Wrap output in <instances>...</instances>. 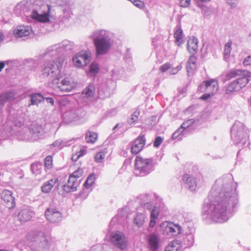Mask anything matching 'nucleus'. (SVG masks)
Listing matches in <instances>:
<instances>
[{"label":"nucleus","instance_id":"f257e3e1","mask_svg":"<svg viewBox=\"0 0 251 251\" xmlns=\"http://www.w3.org/2000/svg\"><path fill=\"white\" fill-rule=\"evenodd\" d=\"M64 61L65 59L58 58L57 62H55V60H45L42 61L40 65L41 75L50 81L51 86L54 90H59L61 92H70L74 86L68 78H66L59 82Z\"/></svg>","mask_w":251,"mask_h":251},{"label":"nucleus","instance_id":"f03ea898","mask_svg":"<svg viewBox=\"0 0 251 251\" xmlns=\"http://www.w3.org/2000/svg\"><path fill=\"white\" fill-rule=\"evenodd\" d=\"M30 4L25 1H21L15 8L16 13L19 15L29 16L36 22L47 23L50 21L49 13L50 7L48 5L43 4L38 9L33 8L31 14L28 15Z\"/></svg>","mask_w":251,"mask_h":251},{"label":"nucleus","instance_id":"7ed1b4c3","mask_svg":"<svg viewBox=\"0 0 251 251\" xmlns=\"http://www.w3.org/2000/svg\"><path fill=\"white\" fill-rule=\"evenodd\" d=\"M96 48V55L106 54L110 49L113 34L109 30L98 29L92 32L90 36Z\"/></svg>","mask_w":251,"mask_h":251},{"label":"nucleus","instance_id":"20e7f679","mask_svg":"<svg viewBox=\"0 0 251 251\" xmlns=\"http://www.w3.org/2000/svg\"><path fill=\"white\" fill-rule=\"evenodd\" d=\"M74 47V44L73 42L65 40L59 44H54L49 47L42 54L41 56L46 58L45 60H55V62H57L58 58L64 59L62 53L64 51L73 50Z\"/></svg>","mask_w":251,"mask_h":251},{"label":"nucleus","instance_id":"39448f33","mask_svg":"<svg viewBox=\"0 0 251 251\" xmlns=\"http://www.w3.org/2000/svg\"><path fill=\"white\" fill-rule=\"evenodd\" d=\"M134 169L138 172L141 176H145L154 170L153 159L146 158L141 155H137L134 161Z\"/></svg>","mask_w":251,"mask_h":251},{"label":"nucleus","instance_id":"423d86ee","mask_svg":"<svg viewBox=\"0 0 251 251\" xmlns=\"http://www.w3.org/2000/svg\"><path fill=\"white\" fill-rule=\"evenodd\" d=\"M226 76L229 79L236 78L235 80L242 88L249 82V78L251 77V72L246 70H236L228 73Z\"/></svg>","mask_w":251,"mask_h":251},{"label":"nucleus","instance_id":"0eeeda50","mask_svg":"<svg viewBox=\"0 0 251 251\" xmlns=\"http://www.w3.org/2000/svg\"><path fill=\"white\" fill-rule=\"evenodd\" d=\"M218 89V80L212 78L201 82L198 88V92L203 94H216Z\"/></svg>","mask_w":251,"mask_h":251},{"label":"nucleus","instance_id":"6e6552de","mask_svg":"<svg viewBox=\"0 0 251 251\" xmlns=\"http://www.w3.org/2000/svg\"><path fill=\"white\" fill-rule=\"evenodd\" d=\"M92 60V53L89 50H81L73 58L75 65L78 68L86 66Z\"/></svg>","mask_w":251,"mask_h":251},{"label":"nucleus","instance_id":"1a4fd4ad","mask_svg":"<svg viewBox=\"0 0 251 251\" xmlns=\"http://www.w3.org/2000/svg\"><path fill=\"white\" fill-rule=\"evenodd\" d=\"M110 240L115 246L121 250H124L127 246V239L125 234L120 231L112 232Z\"/></svg>","mask_w":251,"mask_h":251},{"label":"nucleus","instance_id":"9d476101","mask_svg":"<svg viewBox=\"0 0 251 251\" xmlns=\"http://www.w3.org/2000/svg\"><path fill=\"white\" fill-rule=\"evenodd\" d=\"M146 143L144 134H140L133 142L130 146V152L132 154H137L143 149Z\"/></svg>","mask_w":251,"mask_h":251},{"label":"nucleus","instance_id":"9b49d317","mask_svg":"<svg viewBox=\"0 0 251 251\" xmlns=\"http://www.w3.org/2000/svg\"><path fill=\"white\" fill-rule=\"evenodd\" d=\"M45 216L46 219L52 223L60 222L62 218V213L57 208L52 206L46 209Z\"/></svg>","mask_w":251,"mask_h":251},{"label":"nucleus","instance_id":"f8f14e48","mask_svg":"<svg viewBox=\"0 0 251 251\" xmlns=\"http://www.w3.org/2000/svg\"><path fill=\"white\" fill-rule=\"evenodd\" d=\"M14 34L16 38H19L25 37L34 33L30 26L21 25L14 29Z\"/></svg>","mask_w":251,"mask_h":251},{"label":"nucleus","instance_id":"ddd939ff","mask_svg":"<svg viewBox=\"0 0 251 251\" xmlns=\"http://www.w3.org/2000/svg\"><path fill=\"white\" fill-rule=\"evenodd\" d=\"M1 198L5 202L6 206L8 208H12L15 207V200L12 196V193L9 190H4L1 194Z\"/></svg>","mask_w":251,"mask_h":251},{"label":"nucleus","instance_id":"4468645a","mask_svg":"<svg viewBox=\"0 0 251 251\" xmlns=\"http://www.w3.org/2000/svg\"><path fill=\"white\" fill-rule=\"evenodd\" d=\"M147 241L148 244L151 251H154L158 248L160 239L158 235L154 233L150 234Z\"/></svg>","mask_w":251,"mask_h":251},{"label":"nucleus","instance_id":"2eb2a0df","mask_svg":"<svg viewBox=\"0 0 251 251\" xmlns=\"http://www.w3.org/2000/svg\"><path fill=\"white\" fill-rule=\"evenodd\" d=\"M58 177H54L45 182L42 186V191L44 193H50L55 184L58 182Z\"/></svg>","mask_w":251,"mask_h":251},{"label":"nucleus","instance_id":"dca6fc26","mask_svg":"<svg viewBox=\"0 0 251 251\" xmlns=\"http://www.w3.org/2000/svg\"><path fill=\"white\" fill-rule=\"evenodd\" d=\"M187 50L192 54H195L198 49V41L197 38L192 36L187 42Z\"/></svg>","mask_w":251,"mask_h":251},{"label":"nucleus","instance_id":"f3484780","mask_svg":"<svg viewBox=\"0 0 251 251\" xmlns=\"http://www.w3.org/2000/svg\"><path fill=\"white\" fill-rule=\"evenodd\" d=\"M5 94H41L39 92H36L33 89L25 91V88L12 89L8 90Z\"/></svg>","mask_w":251,"mask_h":251},{"label":"nucleus","instance_id":"a211bd4d","mask_svg":"<svg viewBox=\"0 0 251 251\" xmlns=\"http://www.w3.org/2000/svg\"><path fill=\"white\" fill-rule=\"evenodd\" d=\"M183 31L180 25H177L175 29L174 37L175 43L177 46H179L183 41Z\"/></svg>","mask_w":251,"mask_h":251},{"label":"nucleus","instance_id":"6ab92c4d","mask_svg":"<svg viewBox=\"0 0 251 251\" xmlns=\"http://www.w3.org/2000/svg\"><path fill=\"white\" fill-rule=\"evenodd\" d=\"M30 239L32 241L38 242H45L48 243L46 236L42 232H34L32 233L29 236Z\"/></svg>","mask_w":251,"mask_h":251},{"label":"nucleus","instance_id":"aec40b11","mask_svg":"<svg viewBox=\"0 0 251 251\" xmlns=\"http://www.w3.org/2000/svg\"><path fill=\"white\" fill-rule=\"evenodd\" d=\"M32 216V212L27 209L21 210L18 215L19 220L22 222H25L29 221Z\"/></svg>","mask_w":251,"mask_h":251},{"label":"nucleus","instance_id":"412c9836","mask_svg":"<svg viewBox=\"0 0 251 251\" xmlns=\"http://www.w3.org/2000/svg\"><path fill=\"white\" fill-rule=\"evenodd\" d=\"M77 179L71 175H70L67 183L68 187L69 188V191L74 192L76 190L78 186Z\"/></svg>","mask_w":251,"mask_h":251},{"label":"nucleus","instance_id":"4be33fe9","mask_svg":"<svg viewBox=\"0 0 251 251\" xmlns=\"http://www.w3.org/2000/svg\"><path fill=\"white\" fill-rule=\"evenodd\" d=\"M85 138L87 143L94 144L97 141L98 136L97 133L89 131L86 133Z\"/></svg>","mask_w":251,"mask_h":251},{"label":"nucleus","instance_id":"5701e85b","mask_svg":"<svg viewBox=\"0 0 251 251\" xmlns=\"http://www.w3.org/2000/svg\"><path fill=\"white\" fill-rule=\"evenodd\" d=\"M159 213V209L158 207H154L151 210V220L150 222V227H152L154 226Z\"/></svg>","mask_w":251,"mask_h":251},{"label":"nucleus","instance_id":"b1692460","mask_svg":"<svg viewBox=\"0 0 251 251\" xmlns=\"http://www.w3.org/2000/svg\"><path fill=\"white\" fill-rule=\"evenodd\" d=\"M107 153V150L106 149L101 150L96 153L94 156L95 161L97 163L102 162L104 160Z\"/></svg>","mask_w":251,"mask_h":251},{"label":"nucleus","instance_id":"393cba45","mask_svg":"<svg viewBox=\"0 0 251 251\" xmlns=\"http://www.w3.org/2000/svg\"><path fill=\"white\" fill-rule=\"evenodd\" d=\"M100 71L99 64L93 62L89 66V74L90 76H95Z\"/></svg>","mask_w":251,"mask_h":251},{"label":"nucleus","instance_id":"a878e982","mask_svg":"<svg viewBox=\"0 0 251 251\" xmlns=\"http://www.w3.org/2000/svg\"><path fill=\"white\" fill-rule=\"evenodd\" d=\"M231 45L232 42L230 40L228 41V42L225 45L223 54L224 56V59L226 61L230 57L231 51Z\"/></svg>","mask_w":251,"mask_h":251},{"label":"nucleus","instance_id":"bb28decb","mask_svg":"<svg viewBox=\"0 0 251 251\" xmlns=\"http://www.w3.org/2000/svg\"><path fill=\"white\" fill-rule=\"evenodd\" d=\"M183 181L189 185V187H193L196 185V181L195 178L188 174H185L182 178Z\"/></svg>","mask_w":251,"mask_h":251},{"label":"nucleus","instance_id":"cd10ccee","mask_svg":"<svg viewBox=\"0 0 251 251\" xmlns=\"http://www.w3.org/2000/svg\"><path fill=\"white\" fill-rule=\"evenodd\" d=\"M183 181L189 185V187H193L196 185V181L195 178L188 174H185L182 178Z\"/></svg>","mask_w":251,"mask_h":251},{"label":"nucleus","instance_id":"c85d7f7f","mask_svg":"<svg viewBox=\"0 0 251 251\" xmlns=\"http://www.w3.org/2000/svg\"><path fill=\"white\" fill-rule=\"evenodd\" d=\"M177 227L172 224H168L165 227V231L167 234L170 236H175L176 234V228Z\"/></svg>","mask_w":251,"mask_h":251},{"label":"nucleus","instance_id":"c756f323","mask_svg":"<svg viewBox=\"0 0 251 251\" xmlns=\"http://www.w3.org/2000/svg\"><path fill=\"white\" fill-rule=\"evenodd\" d=\"M53 166V157L51 155L47 156L44 160L45 170H49L52 168Z\"/></svg>","mask_w":251,"mask_h":251},{"label":"nucleus","instance_id":"7c9ffc66","mask_svg":"<svg viewBox=\"0 0 251 251\" xmlns=\"http://www.w3.org/2000/svg\"><path fill=\"white\" fill-rule=\"evenodd\" d=\"M180 245L176 241L170 242L166 247L165 251H178Z\"/></svg>","mask_w":251,"mask_h":251},{"label":"nucleus","instance_id":"2f4dec72","mask_svg":"<svg viewBox=\"0 0 251 251\" xmlns=\"http://www.w3.org/2000/svg\"><path fill=\"white\" fill-rule=\"evenodd\" d=\"M32 172L35 175L41 174L42 172V165L40 163H33L31 165Z\"/></svg>","mask_w":251,"mask_h":251},{"label":"nucleus","instance_id":"473e14b6","mask_svg":"<svg viewBox=\"0 0 251 251\" xmlns=\"http://www.w3.org/2000/svg\"><path fill=\"white\" fill-rule=\"evenodd\" d=\"M96 92V87L94 84L90 83L85 89L82 92L81 94H94Z\"/></svg>","mask_w":251,"mask_h":251},{"label":"nucleus","instance_id":"72a5a7b5","mask_svg":"<svg viewBox=\"0 0 251 251\" xmlns=\"http://www.w3.org/2000/svg\"><path fill=\"white\" fill-rule=\"evenodd\" d=\"M95 176L94 174H91L89 175L86 181L84 184V186L86 188H89L95 182Z\"/></svg>","mask_w":251,"mask_h":251},{"label":"nucleus","instance_id":"f704fd0d","mask_svg":"<svg viewBox=\"0 0 251 251\" xmlns=\"http://www.w3.org/2000/svg\"><path fill=\"white\" fill-rule=\"evenodd\" d=\"M145 222V217L142 214H138L134 218V223L138 226H142Z\"/></svg>","mask_w":251,"mask_h":251},{"label":"nucleus","instance_id":"c9c22d12","mask_svg":"<svg viewBox=\"0 0 251 251\" xmlns=\"http://www.w3.org/2000/svg\"><path fill=\"white\" fill-rule=\"evenodd\" d=\"M241 89V86L238 85L236 80L232 82L227 88V91L232 92H236Z\"/></svg>","mask_w":251,"mask_h":251},{"label":"nucleus","instance_id":"e433bc0d","mask_svg":"<svg viewBox=\"0 0 251 251\" xmlns=\"http://www.w3.org/2000/svg\"><path fill=\"white\" fill-rule=\"evenodd\" d=\"M124 71L122 69H115L112 71V77L114 79H117L121 77L123 74Z\"/></svg>","mask_w":251,"mask_h":251},{"label":"nucleus","instance_id":"4c0bfd02","mask_svg":"<svg viewBox=\"0 0 251 251\" xmlns=\"http://www.w3.org/2000/svg\"><path fill=\"white\" fill-rule=\"evenodd\" d=\"M140 114V111L137 109L134 113L131 115V118L129 120V124L131 125L136 122L138 120V117Z\"/></svg>","mask_w":251,"mask_h":251},{"label":"nucleus","instance_id":"58836bf2","mask_svg":"<svg viewBox=\"0 0 251 251\" xmlns=\"http://www.w3.org/2000/svg\"><path fill=\"white\" fill-rule=\"evenodd\" d=\"M86 153V150L83 148L80 149L79 152L74 154L72 157V159L74 161H76L79 157L84 155Z\"/></svg>","mask_w":251,"mask_h":251},{"label":"nucleus","instance_id":"ea45409f","mask_svg":"<svg viewBox=\"0 0 251 251\" xmlns=\"http://www.w3.org/2000/svg\"><path fill=\"white\" fill-rule=\"evenodd\" d=\"M83 174V169L82 167L79 166L77 167V169L71 174L73 176L78 178L82 176Z\"/></svg>","mask_w":251,"mask_h":251},{"label":"nucleus","instance_id":"a19ab883","mask_svg":"<svg viewBox=\"0 0 251 251\" xmlns=\"http://www.w3.org/2000/svg\"><path fill=\"white\" fill-rule=\"evenodd\" d=\"M43 99V95H31V101L32 104H37Z\"/></svg>","mask_w":251,"mask_h":251},{"label":"nucleus","instance_id":"79ce46f5","mask_svg":"<svg viewBox=\"0 0 251 251\" xmlns=\"http://www.w3.org/2000/svg\"><path fill=\"white\" fill-rule=\"evenodd\" d=\"M199 6L201 8V12L203 15L205 16H209L211 12L210 8L208 7L203 5V4H200Z\"/></svg>","mask_w":251,"mask_h":251},{"label":"nucleus","instance_id":"37998d69","mask_svg":"<svg viewBox=\"0 0 251 251\" xmlns=\"http://www.w3.org/2000/svg\"><path fill=\"white\" fill-rule=\"evenodd\" d=\"M135 6L140 8L143 9L145 7V4L143 1L141 0H129Z\"/></svg>","mask_w":251,"mask_h":251},{"label":"nucleus","instance_id":"c03bdc74","mask_svg":"<svg viewBox=\"0 0 251 251\" xmlns=\"http://www.w3.org/2000/svg\"><path fill=\"white\" fill-rule=\"evenodd\" d=\"M171 67L170 63H167L163 64L160 67V70L161 72L164 73L168 70Z\"/></svg>","mask_w":251,"mask_h":251},{"label":"nucleus","instance_id":"a18cd8bd","mask_svg":"<svg viewBox=\"0 0 251 251\" xmlns=\"http://www.w3.org/2000/svg\"><path fill=\"white\" fill-rule=\"evenodd\" d=\"M163 139L161 137L158 136L157 137L154 141L153 146L154 147H158L162 143Z\"/></svg>","mask_w":251,"mask_h":251},{"label":"nucleus","instance_id":"49530a36","mask_svg":"<svg viewBox=\"0 0 251 251\" xmlns=\"http://www.w3.org/2000/svg\"><path fill=\"white\" fill-rule=\"evenodd\" d=\"M191 3V0H180L179 1V5L183 7H188Z\"/></svg>","mask_w":251,"mask_h":251},{"label":"nucleus","instance_id":"de8ad7c7","mask_svg":"<svg viewBox=\"0 0 251 251\" xmlns=\"http://www.w3.org/2000/svg\"><path fill=\"white\" fill-rule=\"evenodd\" d=\"M182 67L180 65L177 66L176 68H173L169 71V74L170 75H175L176 74L178 71L181 69Z\"/></svg>","mask_w":251,"mask_h":251},{"label":"nucleus","instance_id":"09e8293b","mask_svg":"<svg viewBox=\"0 0 251 251\" xmlns=\"http://www.w3.org/2000/svg\"><path fill=\"white\" fill-rule=\"evenodd\" d=\"M226 1L232 8H234L237 6L238 0H226Z\"/></svg>","mask_w":251,"mask_h":251},{"label":"nucleus","instance_id":"8fccbe9b","mask_svg":"<svg viewBox=\"0 0 251 251\" xmlns=\"http://www.w3.org/2000/svg\"><path fill=\"white\" fill-rule=\"evenodd\" d=\"M244 66L251 65V56H248L243 61Z\"/></svg>","mask_w":251,"mask_h":251},{"label":"nucleus","instance_id":"3c124183","mask_svg":"<svg viewBox=\"0 0 251 251\" xmlns=\"http://www.w3.org/2000/svg\"><path fill=\"white\" fill-rule=\"evenodd\" d=\"M178 92L180 94L186 93L187 91V88L186 86H181L177 88Z\"/></svg>","mask_w":251,"mask_h":251},{"label":"nucleus","instance_id":"603ef678","mask_svg":"<svg viewBox=\"0 0 251 251\" xmlns=\"http://www.w3.org/2000/svg\"><path fill=\"white\" fill-rule=\"evenodd\" d=\"M196 58L195 56L192 55L188 59V60L187 61V64H192L194 65H196Z\"/></svg>","mask_w":251,"mask_h":251},{"label":"nucleus","instance_id":"864d4df0","mask_svg":"<svg viewBox=\"0 0 251 251\" xmlns=\"http://www.w3.org/2000/svg\"><path fill=\"white\" fill-rule=\"evenodd\" d=\"M196 68V65H194L192 64H187V70L188 73H190L191 71L194 70Z\"/></svg>","mask_w":251,"mask_h":251},{"label":"nucleus","instance_id":"5fc2aeb1","mask_svg":"<svg viewBox=\"0 0 251 251\" xmlns=\"http://www.w3.org/2000/svg\"><path fill=\"white\" fill-rule=\"evenodd\" d=\"M192 124V122L191 121V120L185 121L182 123L181 127L182 128H186V127H188L190 126V125H191Z\"/></svg>","mask_w":251,"mask_h":251},{"label":"nucleus","instance_id":"6e6d98bb","mask_svg":"<svg viewBox=\"0 0 251 251\" xmlns=\"http://www.w3.org/2000/svg\"><path fill=\"white\" fill-rule=\"evenodd\" d=\"M182 131L181 128L178 129L172 135V138L175 139H176L179 135H180Z\"/></svg>","mask_w":251,"mask_h":251},{"label":"nucleus","instance_id":"4d7b16f0","mask_svg":"<svg viewBox=\"0 0 251 251\" xmlns=\"http://www.w3.org/2000/svg\"><path fill=\"white\" fill-rule=\"evenodd\" d=\"M182 131L181 128L178 129L172 135V138L175 139H176L179 135H180Z\"/></svg>","mask_w":251,"mask_h":251},{"label":"nucleus","instance_id":"13d9d810","mask_svg":"<svg viewBox=\"0 0 251 251\" xmlns=\"http://www.w3.org/2000/svg\"><path fill=\"white\" fill-rule=\"evenodd\" d=\"M11 61L9 60H7L5 62L4 61H0V72L1 71V70L3 69L4 67L5 64H9V63H10Z\"/></svg>","mask_w":251,"mask_h":251},{"label":"nucleus","instance_id":"bf43d9fd","mask_svg":"<svg viewBox=\"0 0 251 251\" xmlns=\"http://www.w3.org/2000/svg\"><path fill=\"white\" fill-rule=\"evenodd\" d=\"M47 101L48 102L50 103L52 105H53L54 101L52 98H47Z\"/></svg>","mask_w":251,"mask_h":251},{"label":"nucleus","instance_id":"052dcab7","mask_svg":"<svg viewBox=\"0 0 251 251\" xmlns=\"http://www.w3.org/2000/svg\"><path fill=\"white\" fill-rule=\"evenodd\" d=\"M5 101L1 97H0V107L2 106L4 103Z\"/></svg>","mask_w":251,"mask_h":251},{"label":"nucleus","instance_id":"680f3d73","mask_svg":"<svg viewBox=\"0 0 251 251\" xmlns=\"http://www.w3.org/2000/svg\"><path fill=\"white\" fill-rule=\"evenodd\" d=\"M210 96V95H204V96H201L200 98V99L201 100H206V99H208Z\"/></svg>","mask_w":251,"mask_h":251},{"label":"nucleus","instance_id":"e2e57ef3","mask_svg":"<svg viewBox=\"0 0 251 251\" xmlns=\"http://www.w3.org/2000/svg\"><path fill=\"white\" fill-rule=\"evenodd\" d=\"M145 206L147 207L149 209H151V204L149 203H147L145 204Z\"/></svg>","mask_w":251,"mask_h":251},{"label":"nucleus","instance_id":"0e129e2a","mask_svg":"<svg viewBox=\"0 0 251 251\" xmlns=\"http://www.w3.org/2000/svg\"><path fill=\"white\" fill-rule=\"evenodd\" d=\"M4 38V36L2 33L0 32V42H1Z\"/></svg>","mask_w":251,"mask_h":251},{"label":"nucleus","instance_id":"69168bd1","mask_svg":"<svg viewBox=\"0 0 251 251\" xmlns=\"http://www.w3.org/2000/svg\"><path fill=\"white\" fill-rule=\"evenodd\" d=\"M201 2H208L211 1V0H199Z\"/></svg>","mask_w":251,"mask_h":251},{"label":"nucleus","instance_id":"338daca9","mask_svg":"<svg viewBox=\"0 0 251 251\" xmlns=\"http://www.w3.org/2000/svg\"><path fill=\"white\" fill-rule=\"evenodd\" d=\"M0 251H6L0 250Z\"/></svg>","mask_w":251,"mask_h":251}]
</instances>
